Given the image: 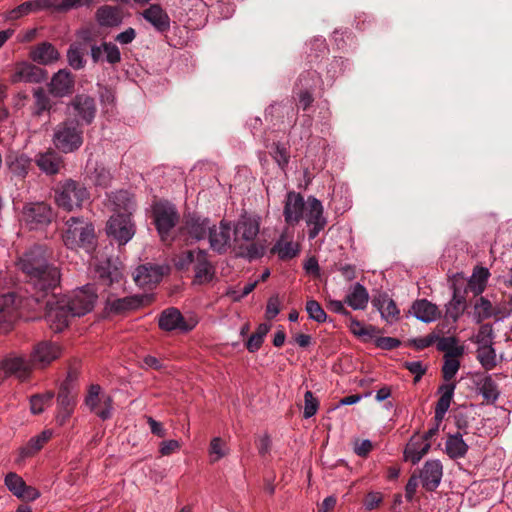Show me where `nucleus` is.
Returning <instances> with one entry per match:
<instances>
[{
	"label": "nucleus",
	"instance_id": "1",
	"mask_svg": "<svg viewBox=\"0 0 512 512\" xmlns=\"http://www.w3.org/2000/svg\"><path fill=\"white\" fill-rule=\"evenodd\" d=\"M100 288L104 303L101 317L104 319L127 315L151 304L154 300L150 294L120 297L124 291L123 274L117 262L112 259H107L105 266L98 265V289Z\"/></svg>",
	"mask_w": 512,
	"mask_h": 512
},
{
	"label": "nucleus",
	"instance_id": "2",
	"mask_svg": "<svg viewBox=\"0 0 512 512\" xmlns=\"http://www.w3.org/2000/svg\"><path fill=\"white\" fill-rule=\"evenodd\" d=\"M19 269L26 274L35 290L47 293L60 282V271L49 265L40 248L25 252L18 260Z\"/></svg>",
	"mask_w": 512,
	"mask_h": 512
},
{
	"label": "nucleus",
	"instance_id": "3",
	"mask_svg": "<svg viewBox=\"0 0 512 512\" xmlns=\"http://www.w3.org/2000/svg\"><path fill=\"white\" fill-rule=\"evenodd\" d=\"M259 233V222L248 216H242L234 225L233 243L236 255L249 260L260 258L264 255L265 247L255 241Z\"/></svg>",
	"mask_w": 512,
	"mask_h": 512
},
{
	"label": "nucleus",
	"instance_id": "4",
	"mask_svg": "<svg viewBox=\"0 0 512 512\" xmlns=\"http://www.w3.org/2000/svg\"><path fill=\"white\" fill-rule=\"evenodd\" d=\"M152 216L161 241L171 245L178 238L174 230L180 220L176 207L169 202H156L152 206Z\"/></svg>",
	"mask_w": 512,
	"mask_h": 512
},
{
	"label": "nucleus",
	"instance_id": "5",
	"mask_svg": "<svg viewBox=\"0 0 512 512\" xmlns=\"http://www.w3.org/2000/svg\"><path fill=\"white\" fill-rule=\"evenodd\" d=\"M94 236L95 231L92 223L85 221L83 218L71 217L66 222L62 239L64 245L69 249H88Z\"/></svg>",
	"mask_w": 512,
	"mask_h": 512
},
{
	"label": "nucleus",
	"instance_id": "6",
	"mask_svg": "<svg viewBox=\"0 0 512 512\" xmlns=\"http://www.w3.org/2000/svg\"><path fill=\"white\" fill-rule=\"evenodd\" d=\"M88 198L86 187L72 179L60 183L55 191L56 204L68 212L80 208Z\"/></svg>",
	"mask_w": 512,
	"mask_h": 512
},
{
	"label": "nucleus",
	"instance_id": "7",
	"mask_svg": "<svg viewBox=\"0 0 512 512\" xmlns=\"http://www.w3.org/2000/svg\"><path fill=\"white\" fill-rule=\"evenodd\" d=\"M210 226L211 221L209 218L197 214H189L184 217L182 224L177 230V240L185 245L204 240L207 238Z\"/></svg>",
	"mask_w": 512,
	"mask_h": 512
},
{
	"label": "nucleus",
	"instance_id": "8",
	"mask_svg": "<svg viewBox=\"0 0 512 512\" xmlns=\"http://www.w3.org/2000/svg\"><path fill=\"white\" fill-rule=\"evenodd\" d=\"M83 142L82 131L72 121L60 123L53 134L54 146L63 153L77 150Z\"/></svg>",
	"mask_w": 512,
	"mask_h": 512
},
{
	"label": "nucleus",
	"instance_id": "9",
	"mask_svg": "<svg viewBox=\"0 0 512 512\" xmlns=\"http://www.w3.org/2000/svg\"><path fill=\"white\" fill-rule=\"evenodd\" d=\"M71 316L66 295L60 297L53 295L46 302L45 320L54 332L63 331L68 326Z\"/></svg>",
	"mask_w": 512,
	"mask_h": 512
},
{
	"label": "nucleus",
	"instance_id": "10",
	"mask_svg": "<svg viewBox=\"0 0 512 512\" xmlns=\"http://www.w3.org/2000/svg\"><path fill=\"white\" fill-rule=\"evenodd\" d=\"M77 379L76 371L70 370L67 374L66 379L61 384L57 396V414H56V422L60 426L64 425L67 420L71 417L74 407L75 400L72 395V390L74 388V382Z\"/></svg>",
	"mask_w": 512,
	"mask_h": 512
},
{
	"label": "nucleus",
	"instance_id": "11",
	"mask_svg": "<svg viewBox=\"0 0 512 512\" xmlns=\"http://www.w3.org/2000/svg\"><path fill=\"white\" fill-rule=\"evenodd\" d=\"M23 299L15 293L0 296V332L8 333L21 317Z\"/></svg>",
	"mask_w": 512,
	"mask_h": 512
},
{
	"label": "nucleus",
	"instance_id": "12",
	"mask_svg": "<svg viewBox=\"0 0 512 512\" xmlns=\"http://www.w3.org/2000/svg\"><path fill=\"white\" fill-rule=\"evenodd\" d=\"M66 299L72 316H83L94 307L96 288L93 284H87L75 289Z\"/></svg>",
	"mask_w": 512,
	"mask_h": 512
},
{
	"label": "nucleus",
	"instance_id": "13",
	"mask_svg": "<svg viewBox=\"0 0 512 512\" xmlns=\"http://www.w3.org/2000/svg\"><path fill=\"white\" fill-rule=\"evenodd\" d=\"M52 218V208L45 202L27 203L22 210V220L30 229L47 226Z\"/></svg>",
	"mask_w": 512,
	"mask_h": 512
},
{
	"label": "nucleus",
	"instance_id": "14",
	"mask_svg": "<svg viewBox=\"0 0 512 512\" xmlns=\"http://www.w3.org/2000/svg\"><path fill=\"white\" fill-rule=\"evenodd\" d=\"M107 235L125 245L135 234V226L128 214H115L110 217L106 225Z\"/></svg>",
	"mask_w": 512,
	"mask_h": 512
},
{
	"label": "nucleus",
	"instance_id": "15",
	"mask_svg": "<svg viewBox=\"0 0 512 512\" xmlns=\"http://www.w3.org/2000/svg\"><path fill=\"white\" fill-rule=\"evenodd\" d=\"M61 354L62 348L59 344L51 341H41L33 347L30 359L34 369H43L58 359Z\"/></svg>",
	"mask_w": 512,
	"mask_h": 512
},
{
	"label": "nucleus",
	"instance_id": "16",
	"mask_svg": "<svg viewBox=\"0 0 512 512\" xmlns=\"http://www.w3.org/2000/svg\"><path fill=\"white\" fill-rule=\"evenodd\" d=\"M0 370L5 376H15L20 380L27 379L34 370L30 357L10 354L0 361Z\"/></svg>",
	"mask_w": 512,
	"mask_h": 512
},
{
	"label": "nucleus",
	"instance_id": "17",
	"mask_svg": "<svg viewBox=\"0 0 512 512\" xmlns=\"http://www.w3.org/2000/svg\"><path fill=\"white\" fill-rule=\"evenodd\" d=\"M207 238L214 252L225 254L231 243V223L222 220L218 227L211 223Z\"/></svg>",
	"mask_w": 512,
	"mask_h": 512
},
{
	"label": "nucleus",
	"instance_id": "18",
	"mask_svg": "<svg viewBox=\"0 0 512 512\" xmlns=\"http://www.w3.org/2000/svg\"><path fill=\"white\" fill-rule=\"evenodd\" d=\"M159 328L166 332L180 331L189 332L195 324L188 323L181 312L174 307L163 310L158 318Z\"/></svg>",
	"mask_w": 512,
	"mask_h": 512
},
{
	"label": "nucleus",
	"instance_id": "19",
	"mask_svg": "<svg viewBox=\"0 0 512 512\" xmlns=\"http://www.w3.org/2000/svg\"><path fill=\"white\" fill-rule=\"evenodd\" d=\"M422 486L427 491H435L440 485L443 476V466L439 460L426 461L423 468L417 473Z\"/></svg>",
	"mask_w": 512,
	"mask_h": 512
},
{
	"label": "nucleus",
	"instance_id": "20",
	"mask_svg": "<svg viewBox=\"0 0 512 512\" xmlns=\"http://www.w3.org/2000/svg\"><path fill=\"white\" fill-rule=\"evenodd\" d=\"M304 209L305 201L303 196L294 191L288 192L283 212L286 223L290 226L299 223L303 218Z\"/></svg>",
	"mask_w": 512,
	"mask_h": 512
},
{
	"label": "nucleus",
	"instance_id": "21",
	"mask_svg": "<svg viewBox=\"0 0 512 512\" xmlns=\"http://www.w3.org/2000/svg\"><path fill=\"white\" fill-rule=\"evenodd\" d=\"M44 71L28 62L17 63L10 77L11 83H40L44 79Z\"/></svg>",
	"mask_w": 512,
	"mask_h": 512
},
{
	"label": "nucleus",
	"instance_id": "22",
	"mask_svg": "<svg viewBox=\"0 0 512 512\" xmlns=\"http://www.w3.org/2000/svg\"><path fill=\"white\" fill-rule=\"evenodd\" d=\"M94 0H33L35 10H52L65 13L71 9L89 6Z\"/></svg>",
	"mask_w": 512,
	"mask_h": 512
},
{
	"label": "nucleus",
	"instance_id": "23",
	"mask_svg": "<svg viewBox=\"0 0 512 512\" xmlns=\"http://www.w3.org/2000/svg\"><path fill=\"white\" fill-rule=\"evenodd\" d=\"M53 432L44 430L39 435L32 437L24 446L20 447L15 462L23 463L26 459L38 453L44 445L51 439Z\"/></svg>",
	"mask_w": 512,
	"mask_h": 512
},
{
	"label": "nucleus",
	"instance_id": "24",
	"mask_svg": "<svg viewBox=\"0 0 512 512\" xmlns=\"http://www.w3.org/2000/svg\"><path fill=\"white\" fill-rule=\"evenodd\" d=\"M141 16L160 33L170 29V17L159 4H151L141 12Z\"/></svg>",
	"mask_w": 512,
	"mask_h": 512
},
{
	"label": "nucleus",
	"instance_id": "25",
	"mask_svg": "<svg viewBox=\"0 0 512 512\" xmlns=\"http://www.w3.org/2000/svg\"><path fill=\"white\" fill-rule=\"evenodd\" d=\"M74 77L67 69L59 70L53 75L49 84V91L56 97H64L72 93Z\"/></svg>",
	"mask_w": 512,
	"mask_h": 512
},
{
	"label": "nucleus",
	"instance_id": "26",
	"mask_svg": "<svg viewBox=\"0 0 512 512\" xmlns=\"http://www.w3.org/2000/svg\"><path fill=\"white\" fill-rule=\"evenodd\" d=\"M195 277L194 282L197 284H204L210 282L214 277V267L208 259L206 250L198 249L195 258Z\"/></svg>",
	"mask_w": 512,
	"mask_h": 512
},
{
	"label": "nucleus",
	"instance_id": "27",
	"mask_svg": "<svg viewBox=\"0 0 512 512\" xmlns=\"http://www.w3.org/2000/svg\"><path fill=\"white\" fill-rule=\"evenodd\" d=\"M29 57L38 64L49 65L56 62L60 54L54 45L49 42H42L31 48Z\"/></svg>",
	"mask_w": 512,
	"mask_h": 512
},
{
	"label": "nucleus",
	"instance_id": "28",
	"mask_svg": "<svg viewBox=\"0 0 512 512\" xmlns=\"http://www.w3.org/2000/svg\"><path fill=\"white\" fill-rule=\"evenodd\" d=\"M108 205L112 206V209L116 212V214H128L129 217L132 216L136 209L133 195L125 190H120L109 196Z\"/></svg>",
	"mask_w": 512,
	"mask_h": 512
},
{
	"label": "nucleus",
	"instance_id": "29",
	"mask_svg": "<svg viewBox=\"0 0 512 512\" xmlns=\"http://www.w3.org/2000/svg\"><path fill=\"white\" fill-rule=\"evenodd\" d=\"M162 276L163 273L161 267L144 264L136 269L134 280L138 286L146 287L159 283Z\"/></svg>",
	"mask_w": 512,
	"mask_h": 512
},
{
	"label": "nucleus",
	"instance_id": "30",
	"mask_svg": "<svg viewBox=\"0 0 512 512\" xmlns=\"http://www.w3.org/2000/svg\"><path fill=\"white\" fill-rule=\"evenodd\" d=\"M431 448V444L419 435H414L406 445L404 456L406 460L417 464Z\"/></svg>",
	"mask_w": 512,
	"mask_h": 512
},
{
	"label": "nucleus",
	"instance_id": "31",
	"mask_svg": "<svg viewBox=\"0 0 512 512\" xmlns=\"http://www.w3.org/2000/svg\"><path fill=\"white\" fill-rule=\"evenodd\" d=\"M123 11L118 6L103 5L98 7V26L116 28L123 22Z\"/></svg>",
	"mask_w": 512,
	"mask_h": 512
},
{
	"label": "nucleus",
	"instance_id": "32",
	"mask_svg": "<svg viewBox=\"0 0 512 512\" xmlns=\"http://www.w3.org/2000/svg\"><path fill=\"white\" fill-rule=\"evenodd\" d=\"M76 115L87 123H91L95 113L94 99L90 96L81 94L75 96L71 102Z\"/></svg>",
	"mask_w": 512,
	"mask_h": 512
},
{
	"label": "nucleus",
	"instance_id": "33",
	"mask_svg": "<svg viewBox=\"0 0 512 512\" xmlns=\"http://www.w3.org/2000/svg\"><path fill=\"white\" fill-rule=\"evenodd\" d=\"M412 311L417 319L425 323L436 320L440 315L437 306L426 299L415 301L412 305Z\"/></svg>",
	"mask_w": 512,
	"mask_h": 512
},
{
	"label": "nucleus",
	"instance_id": "34",
	"mask_svg": "<svg viewBox=\"0 0 512 512\" xmlns=\"http://www.w3.org/2000/svg\"><path fill=\"white\" fill-rule=\"evenodd\" d=\"M469 447L463 440L460 431L455 434H449L445 443V452L451 459H459L465 457Z\"/></svg>",
	"mask_w": 512,
	"mask_h": 512
},
{
	"label": "nucleus",
	"instance_id": "35",
	"mask_svg": "<svg viewBox=\"0 0 512 512\" xmlns=\"http://www.w3.org/2000/svg\"><path fill=\"white\" fill-rule=\"evenodd\" d=\"M36 164L41 171L54 175L60 171L62 158L55 151H47L38 155Z\"/></svg>",
	"mask_w": 512,
	"mask_h": 512
},
{
	"label": "nucleus",
	"instance_id": "36",
	"mask_svg": "<svg viewBox=\"0 0 512 512\" xmlns=\"http://www.w3.org/2000/svg\"><path fill=\"white\" fill-rule=\"evenodd\" d=\"M307 205V225H327V219L324 216V208L321 201L313 196H310L308 197Z\"/></svg>",
	"mask_w": 512,
	"mask_h": 512
},
{
	"label": "nucleus",
	"instance_id": "37",
	"mask_svg": "<svg viewBox=\"0 0 512 512\" xmlns=\"http://www.w3.org/2000/svg\"><path fill=\"white\" fill-rule=\"evenodd\" d=\"M6 164L13 175L24 178L30 169L31 159L24 154H9Z\"/></svg>",
	"mask_w": 512,
	"mask_h": 512
},
{
	"label": "nucleus",
	"instance_id": "38",
	"mask_svg": "<svg viewBox=\"0 0 512 512\" xmlns=\"http://www.w3.org/2000/svg\"><path fill=\"white\" fill-rule=\"evenodd\" d=\"M369 301L367 289L360 283H356L352 291L346 295L344 302L354 310H363Z\"/></svg>",
	"mask_w": 512,
	"mask_h": 512
},
{
	"label": "nucleus",
	"instance_id": "39",
	"mask_svg": "<svg viewBox=\"0 0 512 512\" xmlns=\"http://www.w3.org/2000/svg\"><path fill=\"white\" fill-rule=\"evenodd\" d=\"M500 312L499 308L494 307L492 303L483 296L475 302L474 315L477 323H481L490 317H495L496 320H499Z\"/></svg>",
	"mask_w": 512,
	"mask_h": 512
},
{
	"label": "nucleus",
	"instance_id": "40",
	"mask_svg": "<svg viewBox=\"0 0 512 512\" xmlns=\"http://www.w3.org/2000/svg\"><path fill=\"white\" fill-rule=\"evenodd\" d=\"M478 389L487 404H494L500 395L497 383L491 375H486L478 383Z\"/></svg>",
	"mask_w": 512,
	"mask_h": 512
},
{
	"label": "nucleus",
	"instance_id": "41",
	"mask_svg": "<svg viewBox=\"0 0 512 512\" xmlns=\"http://www.w3.org/2000/svg\"><path fill=\"white\" fill-rule=\"evenodd\" d=\"M489 275L490 273L487 268L477 267L467 284V289L472 291L475 296L480 295L485 290Z\"/></svg>",
	"mask_w": 512,
	"mask_h": 512
},
{
	"label": "nucleus",
	"instance_id": "42",
	"mask_svg": "<svg viewBox=\"0 0 512 512\" xmlns=\"http://www.w3.org/2000/svg\"><path fill=\"white\" fill-rule=\"evenodd\" d=\"M437 349L441 352H445L444 357L449 356H462L464 349L461 346H457V339L455 337H440L435 342Z\"/></svg>",
	"mask_w": 512,
	"mask_h": 512
},
{
	"label": "nucleus",
	"instance_id": "43",
	"mask_svg": "<svg viewBox=\"0 0 512 512\" xmlns=\"http://www.w3.org/2000/svg\"><path fill=\"white\" fill-rule=\"evenodd\" d=\"M271 252L278 254L279 258L285 261L296 257L299 253V248L292 241L279 240L272 247Z\"/></svg>",
	"mask_w": 512,
	"mask_h": 512
},
{
	"label": "nucleus",
	"instance_id": "44",
	"mask_svg": "<svg viewBox=\"0 0 512 512\" xmlns=\"http://www.w3.org/2000/svg\"><path fill=\"white\" fill-rule=\"evenodd\" d=\"M33 115L40 116L45 111H50L52 104L49 96L42 87L33 90Z\"/></svg>",
	"mask_w": 512,
	"mask_h": 512
},
{
	"label": "nucleus",
	"instance_id": "45",
	"mask_svg": "<svg viewBox=\"0 0 512 512\" xmlns=\"http://www.w3.org/2000/svg\"><path fill=\"white\" fill-rule=\"evenodd\" d=\"M455 388V383H446L438 387L437 392L438 394H440V397L436 403V409H440L446 412L448 411L450 404L453 400Z\"/></svg>",
	"mask_w": 512,
	"mask_h": 512
},
{
	"label": "nucleus",
	"instance_id": "46",
	"mask_svg": "<svg viewBox=\"0 0 512 512\" xmlns=\"http://www.w3.org/2000/svg\"><path fill=\"white\" fill-rule=\"evenodd\" d=\"M103 55L104 59L111 65L121 61V53L118 46L112 42H103L98 47V58Z\"/></svg>",
	"mask_w": 512,
	"mask_h": 512
},
{
	"label": "nucleus",
	"instance_id": "47",
	"mask_svg": "<svg viewBox=\"0 0 512 512\" xmlns=\"http://www.w3.org/2000/svg\"><path fill=\"white\" fill-rule=\"evenodd\" d=\"M477 359L486 370L496 366V353L492 344L481 345L478 349Z\"/></svg>",
	"mask_w": 512,
	"mask_h": 512
},
{
	"label": "nucleus",
	"instance_id": "48",
	"mask_svg": "<svg viewBox=\"0 0 512 512\" xmlns=\"http://www.w3.org/2000/svg\"><path fill=\"white\" fill-rule=\"evenodd\" d=\"M86 52L87 49H85V47H82L81 42L71 44L67 53L69 65L74 69L82 68L84 64L83 57Z\"/></svg>",
	"mask_w": 512,
	"mask_h": 512
},
{
	"label": "nucleus",
	"instance_id": "49",
	"mask_svg": "<svg viewBox=\"0 0 512 512\" xmlns=\"http://www.w3.org/2000/svg\"><path fill=\"white\" fill-rule=\"evenodd\" d=\"M453 297L449 303L448 314L456 321L465 309V297L460 294V290L454 285Z\"/></svg>",
	"mask_w": 512,
	"mask_h": 512
},
{
	"label": "nucleus",
	"instance_id": "50",
	"mask_svg": "<svg viewBox=\"0 0 512 512\" xmlns=\"http://www.w3.org/2000/svg\"><path fill=\"white\" fill-rule=\"evenodd\" d=\"M318 81L319 74L314 70H307L299 75L294 89H315Z\"/></svg>",
	"mask_w": 512,
	"mask_h": 512
},
{
	"label": "nucleus",
	"instance_id": "51",
	"mask_svg": "<svg viewBox=\"0 0 512 512\" xmlns=\"http://www.w3.org/2000/svg\"><path fill=\"white\" fill-rule=\"evenodd\" d=\"M305 310L309 318L318 323H323L327 320L326 312L324 311L320 303L314 299H309L306 302Z\"/></svg>",
	"mask_w": 512,
	"mask_h": 512
},
{
	"label": "nucleus",
	"instance_id": "52",
	"mask_svg": "<svg viewBox=\"0 0 512 512\" xmlns=\"http://www.w3.org/2000/svg\"><path fill=\"white\" fill-rule=\"evenodd\" d=\"M4 483L7 489L16 497L19 496L26 484L23 478L14 472H9L5 476Z\"/></svg>",
	"mask_w": 512,
	"mask_h": 512
},
{
	"label": "nucleus",
	"instance_id": "53",
	"mask_svg": "<svg viewBox=\"0 0 512 512\" xmlns=\"http://www.w3.org/2000/svg\"><path fill=\"white\" fill-rule=\"evenodd\" d=\"M459 356L444 357L442 366V376L447 382L451 381L460 368V362L457 360Z\"/></svg>",
	"mask_w": 512,
	"mask_h": 512
},
{
	"label": "nucleus",
	"instance_id": "54",
	"mask_svg": "<svg viewBox=\"0 0 512 512\" xmlns=\"http://www.w3.org/2000/svg\"><path fill=\"white\" fill-rule=\"evenodd\" d=\"M270 154L282 169L289 163L290 153L288 148L283 144L274 143Z\"/></svg>",
	"mask_w": 512,
	"mask_h": 512
},
{
	"label": "nucleus",
	"instance_id": "55",
	"mask_svg": "<svg viewBox=\"0 0 512 512\" xmlns=\"http://www.w3.org/2000/svg\"><path fill=\"white\" fill-rule=\"evenodd\" d=\"M94 31L93 29H82L77 34V40L75 43H82V47H85V49L90 46L91 56L94 60H96V44L93 43L94 41Z\"/></svg>",
	"mask_w": 512,
	"mask_h": 512
},
{
	"label": "nucleus",
	"instance_id": "56",
	"mask_svg": "<svg viewBox=\"0 0 512 512\" xmlns=\"http://www.w3.org/2000/svg\"><path fill=\"white\" fill-rule=\"evenodd\" d=\"M54 394L48 392L44 395H34L30 399V407L33 414H40L45 407L52 401Z\"/></svg>",
	"mask_w": 512,
	"mask_h": 512
},
{
	"label": "nucleus",
	"instance_id": "57",
	"mask_svg": "<svg viewBox=\"0 0 512 512\" xmlns=\"http://www.w3.org/2000/svg\"><path fill=\"white\" fill-rule=\"evenodd\" d=\"M111 414V399L109 396L102 393L100 387L98 386V417L106 420L111 417Z\"/></svg>",
	"mask_w": 512,
	"mask_h": 512
},
{
	"label": "nucleus",
	"instance_id": "58",
	"mask_svg": "<svg viewBox=\"0 0 512 512\" xmlns=\"http://www.w3.org/2000/svg\"><path fill=\"white\" fill-rule=\"evenodd\" d=\"M319 408V401L314 397L311 391H306L304 394V418L314 416Z\"/></svg>",
	"mask_w": 512,
	"mask_h": 512
},
{
	"label": "nucleus",
	"instance_id": "59",
	"mask_svg": "<svg viewBox=\"0 0 512 512\" xmlns=\"http://www.w3.org/2000/svg\"><path fill=\"white\" fill-rule=\"evenodd\" d=\"M382 319L388 323H393L399 318L400 311L393 299L389 298L386 305L380 312Z\"/></svg>",
	"mask_w": 512,
	"mask_h": 512
},
{
	"label": "nucleus",
	"instance_id": "60",
	"mask_svg": "<svg viewBox=\"0 0 512 512\" xmlns=\"http://www.w3.org/2000/svg\"><path fill=\"white\" fill-rule=\"evenodd\" d=\"M314 89H294L296 95L297 104L303 110H307L314 101L313 98Z\"/></svg>",
	"mask_w": 512,
	"mask_h": 512
},
{
	"label": "nucleus",
	"instance_id": "61",
	"mask_svg": "<svg viewBox=\"0 0 512 512\" xmlns=\"http://www.w3.org/2000/svg\"><path fill=\"white\" fill-rule=\"evenodd\" d=\"M35 6H34V2L33 1H26L22 4H20L19 6H17L16 8L10 10L8 12V19L10 20H16V19H19L25 15H28L30 14L31 12H35Z\"/></svg>",
	"mask_w": 512,
	"mask_h": 512
},
{
	"label": "nucleus",
	"instance_id": "62",
	"mask_svg": "<svg viewBox=\"0 0 512 512\" xmlns=\"http://www.w3.org/2000/svg\"><path fill=\"white\" fill-rule=\"evenodd\" d=\"M209 453L212 462H216L226 455L225 443L220 437L211 440Z\"/></svg>",
	"mask_w": 512,
	"mask_h": 512
},
{
	"label": "nucleus",
	"instance_id": "63",
	"mask_svg": "<svg viewBox=\"0 0 512 512\" xmlns=\"http://www.w3.org/2000/svg\"><path fill=\"white\" fill-rule=\"evenodd\" d=\"M438 339L436 333H430L425 337L415 338L408 341V346H413L416 350H423L433 345Z\"/></svg>",
	"mask_w": 512,
	"mask_h": 512
},
{
	"label": "nucleus",
	"instance_id": "64",
	"mask_svg": "<svg viewBox=\"0 0 512 512\" xmlns=\"http://www.w3.org/2000/svg\"><path fill=\"white\" fill-rule=\"evenodd\" d=\"M494 337L493 327L490 323L482 324L476 336V343L480 345L492 344Z\"/></svg>",
	"mask_w": 512,
	"mask_h": 512
}]
</instances>
